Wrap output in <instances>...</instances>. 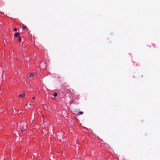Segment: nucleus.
<instances>
[{
	"label": "nucleus",
	"instance_id": "nucleus-1",
	"mask_svg": "<svg viewBox=\"0 0 160 160\" xmlns=\"http://www.w3.org/2000/svg\"><path fill=\"white\" fill-rule=\"evenodd\" d=\"M27 128V125L25 122L20 123L17 125V129L19 131L22 132L26 130Z\"/></svg>",
	"mask_w": 160,
	"mask_h": 160
},
{
	"label": "nucleus",
	"instance_id": "nucleus-2",
	"mask_svg": "<svg viewBox=\"0 0 160 160\" xmlns=\"http://www.w3.org/2000/svg\"><path fill=\"white\" fill-rule=\"evenodd\" d=\"M57 138L60 140L62 139L63 138V136L62 133H61L59 135H58Z\"/></svg>",
	"mask_w": 160,
	"mask_h": 160
},
{
	"label": "nucleus",
	"instance_id": "nucleus-3",
	"mask_svg": "<svg viewBox=\"0 0 160 160\" xmlns=\"http://www.w3.org/2000/svg\"><path fill=\"white\" fill-rule=\"evenodd\" d=\"M25 96V93L24 92H23V93H21L19 96V97L20 98H23Z\"/></svg>",
	"mask_w": 160,
	"mask_h": 160
},
{
	"label": "nucleus",
	"instance_id": "nucleus-4",
	"mask_svg": "<svg viewBox=\"0 0 160 160\" xmlns=\"http://www.w3.org/2000/svg\"><path fill=\"white\" fill-rule=\"evenodd\" d=\"M34 74L31 73L28 76V78L30 79H32L33 78Z\"/></svg>",
	"mask_w": 160,
	"mask_h": 160
},
{
	"label": "nucleus",
	"instance_id": "nucleus-5",
	"mask_svg": "<svg viewBox=\"0 0 160 160\" xmlns=\"http://www.w3.org/2000/svg\"><path fill=\"white\" fill-rule=\"evenodd\" d=\"M19 34V32H17L16 33L14 34V36L15 37H17Z\"/></svg>",
	"mask_w": 160,
	"mask_h": 160
},
{
	"label": "nucleus",
	"instance_id": "nucleus-6",
	"mask_svg": "<svg viewBox=\"0 0 160 160\" xmlns=\"http://www.w3.org/2000/svg\"><path fill=\"white\" fill-rule=\"evenodd\" d=\"M83 112H81V111H79L78 112V115H81V114H83Z\"/></svg>",
	"mask_w": 160,
	"mask_h": 160
},
{
	"label": "nucleus",
	"instance_id": "nucleus-7",
	"mask_svg": "<svg viewBox=\"0 0 160 160\" xmlns=\"http://www.w3.org/2000/svg\"><path fill=\"white\" fill-rule=\"evenodd\" d=\"M4 158L3 156H0V160H4Z\"/></svg>",
	"mask_w": 160,
	"mask_h": 160
},
{
	"label": "nucleus",
	"instance_id": "nucleus-8",
	"mask_svg": "<svg viewBox=\"0 0 160 160\" xmlns=\"http://www.w3.org/2000/svg\"><path fill=\"white\" fill-rule=\"evenodd\" d=\"M18 41L19 42H20L21 41V38L20 36L18 37Z\"/></svg>",
	"mask_w": 160,
	"mask_h": 160
},
{
	"label": "nucleus",
	"instance_id": "nucleus-9",
	"mask_svg": "<svg viewBox=\"0 0 160 160\" xmlns=\"http://www.w3.org/2000/svg\"><path fill=\"white\" fill-rule=\"evenodd\" d=\"M53 95L55 97H56L57 96V92H55L53 94Z\"/></svg>",
	"mask_w": 160,
	"mask_h": 160
},
{
	"label": "nucleus",
	"instance_id": "nucleus-10",
	"mask_svg": "<svg viewBox=\"0 0 160 160\" xmlns=\"http://www.w3.org/2000/svg\"><path fill=\"white\" fill-rule=\"evenodd\" d=\"M27 28V27L26 26H24L22 27V28L24 29H26Z\"/></svg>",
	"mask_w": 160,
	"mask_h": 160
},
{
	"label": "nucleus",
	"instance_id": "nucleus-11",
	"mask_svg": "<svg viewBox=\"0 0 160 160\" xmlns=\"http://www.w3.org/2000/svg\"><path fill=\"white\" fill-rule=\"evenodd\" d=\"M14 31H17V28H15L14 29Z\"/></svg>",
	"mask_w": 160,
	"mask_h": 160
},
{
	"label": "nucleus",
	"instance_id": "nucleus-12",
	"mask_svg": "<svg viewBox=\"0 0 160 160\" xmlns=\"http://www.w3.org/2000/svg\"><path fill=\"white\" fill-rule=\"evenodd\" d=\"M32 98V99H34L35 98L34 97H33Z\"/></svg>",
	"mask_w": 160,
	"mask_h": 160
},
{
	"label": "nucleus",
	"instance_id": "nucleus-13",
	"mask_svg": "<svg viewBox=\"0 0 160 160\" xmlns=\"http://www.w3.org/2000/svg\"><path fill=\"white\" fill-rule=\"evenodd\" d=\"M29 105H32V104H31V103H30V104H29Z\"/></svg>",
	"mask_w": 160,
	"mask_h": 160
}]
</instances>
